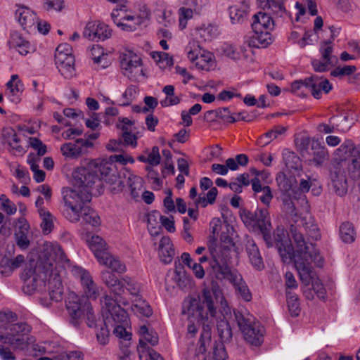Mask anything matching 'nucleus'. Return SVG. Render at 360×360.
Masks as SVG:
<instances>
[{"mask_svg": "<svg viewBox=\"0 0 360 360\" xmlns=\"http://www.w3.org/2000/svg\"><path fill=\"white\" fill-rule=\"evenodd\" d=\"M217 239L214 235L209 236L207 248L212 257L210 262L212 269V276H214L221 270L224 269L231 263V257L230 250L227 247L217 248Z\"/></svg>", "mask_w": 360, "mask_h": 360, "instance_id": "nucleus-13", "label": "nucleus"}, {"mask_svg": "<svg viewBox=\"0 0 360 360\" xmlns=\"http://www.w3.org/2000/svg\"><path fill=\"white\" fill-rule=\"evenodd\" d=\"M73 188L68 190H77L78 193L84 195L89 193L91 195H100L103 192V182L92 170V165L88 167H79L72 173Z\"/></svg>", "mask_w": 360, "mask_h": 360, "instance_id": "nucleus-7", "label": "nucleus"}, {"mask_svg": "<svg viewBox=\"0 0 360 360\" xmlns=\"http://www.w3.org/2000/svg\"><path fill=\"white\" fill-rule=\"evenodd\" d=\"M25 262V257L22 255H18L13 259L8 258H3L0 262L1 266H8L11 271L18 269Z\"/></svg>", "mask_w": 360, "mask_h": 360, "instance_id": "nucleus-49", "label": "nucleus"}, {"mask_svg": "<svg viewBox=\"0 0 360 360\" xmlns=\"http://www.w3.org/2000/svg\"><path fill=\"white\" fill-rule=\"evenodd\" d=\"M174 254V249L170 238L167 236H163L159 245V257L161 262L165 264L171 263Z\"/></svg>", "mask_w": 360, "mask_h": 360, "instance_id": "nucleus-31", "label": "nucleus"}, {"mask_svg": "<svg viewBox=\"0 0 360 360\" xmlns=\"http://www.w3.org/2000/svg\"><path fill=\"white\" fill-rule=\"evenodd\" d=\"M274 27L273 17L269 13L259 12L253 15L252 30H272Z\"/></svg>", "mask_w": 360, "mask_h": 360, "instance_id": "nucleus-30", "label": "nucleus"}, {"mask_svg": "<svg viewBox=\"0 0 360 360\" xmlns=\"http://www.w3.org/2000/svg\"><path fill=\"white\" fill-rule=\"evenodd\" d=\"M114 271L103 270L101 272V279L103 284L114 294L116 297H121L124 292V284L114 274Z\"/></svg>", "mask_w": 360, "mask_h": 360, "instance_id": "nucleus-22", "label": "nucleus"}, {"mask_svg": "<svg viewBox=\"0 0 360 360\" xmlns=\"http://www.w3.org/2000/svg\"><path fill=\"white\" fill-rule=\"evenodd\" d=\"M292 91L298 96L305 97L309 91L316 99L320 98L321 91L328 94L332 89L330 82L323 77L311 75L304 79L296 80L291 84Z\"/></svg>", "mask_w": 360, "mask_h": 360, "instance_id": "nucleus-11", "label": "nucleus"}, {"mask_svg": "<svg viewBox=\"0 0 360 360\" xmlns=\"http://www.w3.org/2000/svg\"><path fill=\"white\" fill-rule=\"evenodd\" d=\"M233 314L245 341L251 345H261L264 341V327L247 310L234 309Z\"/></svg>", "mask_w": 360, "mask_h": 360, "instance_id": "nucleus-9", "label": "nucleus"}, {"mask_svg": "<svg viewBox=\"0 0 360 360\" xmlns=\"http://www.w3.org/2000/svg\"><path fill=\"white\" fill-rule=\"evenodd\" d=\"M15 18L23 28L27 32L35 30L37 22V15L34 12L25 6H20L15 11Z\"/></svg>", "mask_w": 360, "mask_h": 360, "instance_id": "nucleus-23", "label": "nucleus"}, {"mask_svg": "<svg viewBox=\"0 0 360 360\" xmlns=\"http://www.w3.org/2000/svg\"><path fill=\"white\" fill-rule=\"evenodd\" d=\"M55 63L65 79H71L76 75L75 59L73 55H59L58 58L55 59Z\"/></svg>", "mask_w": 360, "mask_h": 360, "instance_id": "nucleus-26", "label": "nucleus"}, {"mask_svg": "<svg viewBox=\"0 0 360 360\" xmlns=\"http://www.w3.org/2000/svg\"><path fill=\"white\" fill-rule=\"evenodd\" d=\"M240 218L248 229L259 231L262 235L267 248L275 247L282 261L290 259L292 245L283 227L278 226L271 234L272 225L269 212L266 208L257 207L255 210H243Z\"/></svg>", "mask_w": 360, "mask_h": 360, "instance_id": "nucleus-1", "label": "nucleus"}, {"mask_svg": "<svg viewBox=\"0 0 360 360\" xmlns=\"http://www.w3.org/2000/svg\"><path fill=\"white\" fill-rule=\"evenodd\" d=\"M122 281L124 284V290L127 289L132 295H138L140 290V287L138 283L135 282L128 276L123 278Z\"/></svg>", "mask_w": 360, "mask_h": 360, "instance_id": "nucleus-54", "label": "nucleus"}, {"mask_svg": "<svg viewBox=\"0 0 360 360\" xmlns=\"http://www.w3.org/2000/svg\"><path fill=\"white\" fill-rule=\"evenodd\" d=\"M356 231L352 223L343 222L340 226V236L345 243H352L356 238Z\"/></svg>", "mask_w": 360, "mask_h": 360, "instance_id": "nucleus-36", "label": "nucleus"}, {"mask_svg": "<svg viewBox=\"0 0 360 360\" xmlns=\"http://www.w3.org/2000/svg\"><path fill=\"white\" fill-rule=\"evenodd\" d=\"M30 331V327L25 323L11 324L8 327V333L15 337L25 336Z\"/></svg>", "mask_w": 360, "mask_h": 360, "instance_id": "nucleus-46", "label": "nucleus"}, {"mask_svg": "<svg viewBox=\"0 0 360 360\" xmlns=\"http://www.w3.org/2000/svg\"><path fill=\"white\" fill-rule=\"evenodd\" d=\"M312 150H315L314 152V157L311 161L316 166L321 165L327 156L325 148L321 147L320 144L316 142L313 143Z\"/></svg>", "mask_w": 360, "mask_h": 360, "instance_id": "nucleus-44", "label": "nucleus"}, {"mask_svg": "<svg viewBox=\"0 0 360 360\" xmlns=\"http://www.w3.org/2000/svg\"><path fill=\"white\" fill-rule=\"evenodd\" d=\"M245 251L252 266L258 271L262 270L264 268L263 259L257 244L252 239L247 240Z\"/></svg>", "mask_w": 360, "mask_h": 360, "instance_id": "nucleus-29", "label": "nucleus"}, {"mask_svg": "<svg viewBox=\"0 0 360 360\" xmlns=\"http://www.w3.org/2000/svg\"><path fill=\"white\" fill-rule=\"evenodd\" d=\"M356 70L354 65H345L344 67H337L330 72V75L335 77H342L352 75Z\"/></svg>", "mask_w": 360, "mask_h": 360, "instance_id": "nucleus-51", "label": "nucleus"}, {"mask_svg": "<svg viewBox=\"0 0 360 360\" xmlns=\"http://www.w3.org/2000/svg\"><path fill=\"white\" fill-rule=\"evenodd\" d=\"M98 31L96 35V39L105 40L110 37L111 30L109 29L108 25L104 23H97Z\"/></svg>", "mask_w": 360, "mask_h": 360, "instance_id": "nucleus-57", "label": "nucleus"}, {"mask_svg": "<svg viewBox=\"0 0 360 360\" xmlns=\"http://www.w3.org/2000/svg\"><path fill=\"white\" fill-rule=\"evenodd\" d=\"M53 264L54 259L51 255L44 253L39 256L37 264L30 263L27 265L21 274L23 292L27 295H32L36 291L39 282L45 283L48 281L50 300L56 302L62 300L63 287Z\"/></svg>", "mask_w": 360, "mask_h": 360, "instance_id": "nucleus-2", "label": "nucleus"}, {"mask_svg": "<svg viewBox=\"0 0 360 360\" xmlns=\"http://www.w3.org/2000/svg\"><path fill=\"white\" fill-rule=\"evenodd\" d=\"M103 308H105L108 315L104 321V325L113 328V334L124 341H130L131 333L127 331L129 323L127 312L121 307L118 297L114 300L111 296L105 295L101 300Z\"/></svg>", "mask_w": 360, "mask_h": 360, "instance_id": "nucleus-5", "label": "nucleus"}, {"mask_svg": "<svg viewBox=\"0 0 360 360\" xmlns=\"http://www.w3.org/2000/svg\"><path fill=\"white\" fill-rule=\"evenodd\" d=\"M214 292L212 290L204 288L200 296L184 300L182 313L202 325L204 323H212L217 314V309L214 305Z\"/></svg>", "mask_w": 360, "mask_h": 360, "instance_id": "nucleus-4", "label": "nucleus"}, {"mask_svg": "<svg viewBox=\"0 0 360 360\" xmlns=\"http://www.w3.org/2000/svg\"><path fill=\"white\" fill-rule=\"evenodd\" d=\"M281 198L285 212L290 216L291 218L292 223L290 226L289 231L293 241L295 242V233L293 232L295 230L296 234L301 235L303 243H308L306 242L303 233L301 231L302 228L308 232L311 238H314L315 240L319 239L321 235L319 232L317 226L314 224L312 221L309 220L307 222L306 218H301L300 216H298L295 205L292 202V200L295 199L292 197V195L281 194Z\"/></svg>", "mask_w": 360, "mask_h": 360, "instance_id": "nucleus-8", "label": "nucleus"}, {"mask_svg": "<svg viewBox=\"0 0 360 360\" xmlns=\"http://www.w3.org/2000/svg\"><path fill=\"white\" fill-rule=\"evenodd\" d=\"M60 360H83L84 354L81 351H70L60 355Z\"/></svg>", "mask_w": 360, "mask_h": 360, "instance_id": "nucleus-64", "label": "nucleus"}, {"mask_svg": "<svg viewBox=\"0 0 360 360\" xmlns=\"http://www.w3.org/2000/svg\"><path fill=\"white\" fill-rule=\"evenodd\" d=\"M293 232L295 233V231L294 230ZM294 235L295 250L292 249L290 259L283 262L285 263L293 262L302 283L305 286L311 283L312 288L317 296L324 298L326 289L316 277V274L311 266V262H314L317 266L321 267L323 264V257L316 250L313 243H303L301 235L296 233Z\"/></svg>", "mask_w": 360, "mask_h": 360, "instance_id": "nucleus-3", "label": "nucleus"}, {"mask_svg": "<svg viewBox=\"0 0 360 360\" xmlns=\"http://www.w3.org/2000/svg\"><path fill=\"white\" fill-rule=\"evenodd\" d=\"M286 300L289 312L291 316L297 317L299 316L301 309L297 295L291 291H286Z\"/></svg>", "mask_w": 360, "mask_h": 360, "instance_id": "nucleus-38", "label": "nucleus"}, {"mask_svg": "<svg viewBox=\"0 0 360 360\" xmlns=\"http://www.w3.org/2000/svg\"><path fill=\"white\" fill-rule=\"evenodd\" d=\"M89 165H92V170L94 171V173L96 174V176H99L102 181L103 179H105L108 183V179L110 178L111 175L117 173L111 167L112 165L109 164L108 162H92Z\"/></svg>", "mask_w": 360, "mask_h": 360, "instance_id": "nucleus-33", "label": "nucleus"}, {"mask_svg": "<svg viewBox=\"0 0 360 360\" xmlns=\"http://www.w3.org/2000/svg\"><path fill=\"white\" fill-rule=\"evenodd\" d=\"M245 42L250 47L266 48L272 44L273 39L269 31L253 30V34L246 37Z\"/></svg>", "mask_w": 360, "mask_h": 360, "instance_id": "nucleus-27", "label": "nucleus"}, {"mask_svg": "<svg viewBox=\"0 0 360 360\" xmlns=\"http://www.w3.org/2000/svg\"><path fill=\"white\" fill-rule=\"evenodd\" d=\"M161 157L158 146H153L152 150L147 157V163L152 166H156L160 164Z\"/></svg>", "mask_w": 360, "mask_h": 360, "instance_id": "nucleus-62", "label": "nucleus"}, {"mask_svg": "<svg viewBox=\"0 0 360 360\" xmlns=\"http://www.w3.org/2000/svg\"><path fill=\"white\" fill-rule=\"evenodd\" d=\"M224 342H217L214 341L212 345V350L211 351L210 359L212 360H226L228 354L226 351Z\"/></svg>", "mask_w": 360, "mask_h": 360, "instance_id": "nucleus-43", "label": "nucleus"}, {"mask_svg": "<svg viewBox=\"0 0 360 360\" xmlns=\"http://www.w3.org/2000/svg\"><path fill=\"white\" fill-rule=\"evenodd\" d=\"M1 137L13 150L17 153L23 152V148L19 144L20 139L13 129L11 127L4 128L1 132Z\"/></svg>", "mask_w": 360, "mask_h": 360, "instance_id": "nucleus-35", "label": "nucleus"}, {"mask_svg": "<svg viewBox=\"0 0 360 360\" xmlns=\"http://www.w3.org/2000/svg\"><path fill=\"white\" fill-rule=\"evenodd\" d=\"M349 164L345 160L334 158L330 164V186L333 191L340 196H343L347 191V181L346 179L345 167Z\"/></svg>", "mask_w": 360, "mask_h": 360, "instance_id": "nucleus-14", "label": "nucleus"}, {"mask_svg": "<svg viewBox=\"0 0 360 360\" xmlns=\"http://www.w3.org/2000/svg\"><path fill=\"white\" fill-rule=\"evenodd\" d=\"M311 187L309 183V177L307 176V179H301L299 185L296 183L295 190V198H302L305 197L304 193H307Z\"/></svg>", "mask_w": 360, "mask_h": 360, "instance_id": "nucleus-50", "label": "nucleus"}, {"mask_svg": "<svg viewBox=\"0 0 360 360\" xmlns=\"http://www.w3.org/2000/svg\"><path fill=\"white\" fill-rule=\"evenodd\" d=\"M142 22V18H137L136 22H118L117 26L123 31L133 32L137 30Z\"/></svg>", "mask_w": 360, "mask_h": 360, "instance_id": "nucleus-60", "label": "nucleus"}, {"mask_svg": "<svg viewBox=\"0 0 360 360\" xmlns=\"http://www.w3.org/2000/svg\"><path fill=\"white\" fill-rule=\"evenodd\" d=\"M276 181L281 194H291L294 198L297 183L295 174L287 176L284 172H280L276 174Z\"/></svg>", "mask_w": 360, "mask_h": 360, "instance_id": "nucleus-28", "label": "nucleus"}, {"mask_svg": "<svg viewBox=\"0 0 360 360\" xmlns=\"http://www.w3.org/2000/svg\"><path fill=\"white\" fill-rule=\"evenodd\" d=\"M212 277L219 281H229L233 284L236 291L243 300L246 302H250L252 300V293L242 276L238 271L232 270L229 265L212 276Z\"/></svg>", "mask_w": 360, "mask_h": 360, "instance_id": "nucleus-15", "label": "nucleus"}, {"mask_svg": "<svg viewBox=\"0 0 360 360\" xmlns=\"http://www.w3.org/2000/svg\"><path fill=\"white\" fill-rule=\"evenodd\" d=\"M186 50L188 59L192 63L195 62V66L198 69L209 71L213 66L214 56L210 51L202 49L198 41L189 42Z\"/></svg>", "mask_w": 360, "mask_h": 360, "instance_id": "nucleus-16", "label": "nucleus"}, {"mask_svg": "<svg viewBox=\"0 0 360 360\" xmlns=\"http://www.w3.org/2000/svg\"><path fill=\"white\" fill-rule=\"evenodd\" d=\"M221 308L222 310L221 312L222 317H219L217 319V331L220 342L228 344L230 343L233 339V332L231 325L226 317V316L231 314V309L228 307L226 300H224V302L221 301Z\"/></svg>", "mask_w": 360, "mask_h": 360, "instance_id": "nucleus-18", "label": "nucleus"}, {"mask_svg": "<svg viewBox=\"0 0 360 360\" xmlns=\"http://www.w3.org/2000/svg\"><path fill=\"white\" fill-rule=\"evenodd\" d=\"M63 194V200L66 207L64 214L70 221L77 222L84 211V207L86 206V203L91 200V195L88 193L82 195L77 190L68 189H65Z\"/></svg>", "mask_w": 360, "mask_h": 360, "instance_id": "nucleus-12", "label": "nucleus"}, {"mask_svg": "<svg viewBox=\"0 0 360 360\" xmlns=\"http://www.w3.org/2000/svg\"><path fill=\"white\" fill-rule=\"evenodd\" d=\"M41 218V228L44 233H49L53 227L51 214L46 210H41L39 214Z\"/></svg>", "mask_w": 360, "mask_h": 360, "instance_id": "nucleus-45", "label": "nucleus"}, {"mask_svg": "<svg viewBox=\"0 0 360 360\" xmlns=\"http://www.w3.org/2000/svg\"><path fill=\"white\" fill-rule=\"evenodd\" d=\"M283 157L285 166L290 170V172L294 174L292 172L294 171L298 177L301 176L302 166L300 158L294 152L288 150H284Z\"/></svg>", "mask_w": 360, "mask_h": 360, "instance_id": "nucleus-32", "label": "nucleus"}, {"mask_svg": "<svg viewBox=\"0 0 360 360\" xmlns=\"http://www.w3.org/2000/svg\"><path fill=\"white\" fill-rule=\"evenodd\" d=\"M133 310L146 317H150L153 314V310L149 304L141 299L136 301L133 305Z\"/></svg>", "mask_w": 360, "mask_h": 360, "instance_id": "nucleus-48", "label": "nucleus"}, {"mask_svg": "<svg viewBox=\"0 0 360 360\" xmlns=\"http://www.w3.org/2000/svg\"><path fill=\"white\" fill-rule=\"evenodd\" d=\"M71 272L77 278L79 279L84 296L79 298H87L89 300H96L100 295L98 287L93 280L90 273L79 266H74Z\"/></svg>", "mask_w": 360, "mask_h": 360, "instance_id": "nucleus-17", "label": "nucleus"}, {"mask_svg": "<svg viewBox=\"0 0 360 360\" xmlns=\"http://www.w3.org/2000/svg\"><path fill=\"white\" fill-rule=\"evenodd\" d=\"M120 65L124 76L129 79H135V75L142 70L139 68L142 65V60L132 51H128L121 56Z\"/></svg>", "mask_w": 360, "mask_h": 360, "instance_id": "nucleus-19", "label": "nucleus"}, {"mask_svg": "<svg viewBox=\"0 0 360 360\" xmlns=\"http://www.w3.org/2000/svg\"><path fill=\"white\" fill-rule=\"evenodd\" d=\"M96 31H98L97 22H89L84 28L83 37L90 40H95L96 39L97 35Z\"/></svg>", "mask_w": 360, "mask_h": 360, "instance_id": "nucleus-55", "label": "nucleus"}, {"mask_svg": "<svg viewBox=\"0 0 360 360\" xmlns=\"http://www.w3.org/2000/svg\"><path fill=\"white\" fill-rule=\"evenodd\" d=\"M333 49L332 46V40H325L321 41L320 46V52L323 60L327 61L328 63L332 64V58Z\"/></svg>", "mask_w": 360, "mask_h": 360, "instance_id": "nucleus-47", "label": "nucleus"}, {"mask_svg": "<svg viewBox=\"0 0 360 360\" xmlns=\"http://www.w3.org/2000/svg\"><path fill=\"white\" fill-rule=\"evenodd\" d=\"M139 333L141 338L139 340V344L137 347V351L139 354V358L142 359L145 352L150 348L147 342L150 344L152 346L158 345L159 338L158 333L152 328H148L146 326H142L140 328Z\"/></svg>", "mask_w": 360, "mask_h": 360, "instance_id": "nucleus-21", "label": "nucleus"}, {"mask_svg": "<svg viewBox=\"0 0 360 360\" xmlns=\"http://www.w3.org/2000/svg\"><path fill=\"white\" fill-rule=\"evenodd\" d=\"M286 130L287 129L285 127L276 126L262 136L259 139V143H263V146L267 145L272 140L277 138L278 135L284 134Z\"/></svg>", "mask_w": 360, "mask_h": 360, "instance_id": "nucleus-41", "label": "nucleus"}, {"mask_svg": "<svg viewBox=\"0 0 360 360\" xmlns=\"http://www.w3.org/2000/svg\"><path fill=\"white\" fill-rule=\"evenodd\" d=\"M336 155L340 160H345L349 167L352 159L359 161L360 145L356 146L351 140H346L337 150Z\"/></svg>", "mask_w": 360, "mask_h": 360, "instance_id": "nucleus-25", "label": "nucleus"}, {"mask_svg": "<svg viewBox=\"0 0 360 360\" xmlns=\"http://www.w3.org/2000/svg\"><path fill=\"white\" fill-rule=\"evenodd\" d=\"M30 224L24 217L18 219V226L15 232V243L21 250H27L30 245Z\"/></svg>", "mask_w": 360, "mask_h": 360, "instance_id": "nucleus-24", "label": "nucleus"}, {"mask_svg": "<svg viewBox=\"0 0 360 360\" xmlns=\"http://www.w3.org/2000/svg\"><path fill=\"white\" fill-rule=\"evenodd\" d=\"M81 217L86 224H89L92 226H97L101 224V219L98 214L88 205L84 207V211L81 214Z\"/></svg>", "mask_w": 360, "mask_h": 360, "instance_id": "nucleus-40", "label": "nucleus"}, {"mask_svg": "<svg viewBox=\"0 0 360 360\" xmlns=\"http://www.w3.org/2000/svg\"><path fill=\"white\" fill-rule=\"evenodd\" d=\"M261 3H264V7H266L269 11V14L273 18H282L287 11L283 5V0H259Z\"/></svg>", "mask_w": 360, "mask_h": 360, "instance_id": "nucleus-34", "label": "nucleus"}, {"mask_svg": "<svg viewBox=\"0 0 360 360\" xmlns=\"http://www.w3.org/2000/svg\"><path fill=\"white\" fill-rule=\"evenodd\" d=\"M127 184L131 198L136 199L139 196V191L142 186V179L136 175L130 174L128 177Z\"/></svg>", "mask_w": 360, "mask_h": 360, "instance_id": "nucleus-42", "label": "nucleus"}, {"mask_svg": "<svg viewBox=\"0 0 360 360\" xmlns=\"http://www.w3.org/2000/svg\"><path fill=\"white\" fill-rule=\"evenodd\" d=\"M65 306L70 316V322L75 327H79L82 316L90 328L96 326V316L90 301L87 298H79L76 293L71 292L65 301Z\"/></svg>", "mask_w": 360, "mask_h": 360, "instance_id": "nucleus-6", "label": "nucleus"}, {"mask_svg": "<svg viewBox=\"0 0 360 360\" xmlns=\"http://www.w3.org/2000/svg\"><path fill=\"white\" fill-rule=\"evenodd\" d=\"M0 201L1 202V205L4 210L8 214H13L16 212L17 208L15 205L11 202V200L6 197L5 195H1L0 196Z\"/></svg>", "mask_w": 360, "mask_h": 360, "instance_id": "nucleus-61", "label": "nucleus"}, {"mask_svg": "<svg viewBox=\"0 0 360 360\" xmlns=\"http://www.w3.org/2000/svg\"><path fill=\"white\" fill-rule=\"evenodd\" d=\"M109 326L104 325V327H101V329L96 333V338L101 345H105L108 343L110 330Z\"/></svg>", "mask_w": 360, "mask_h": 360, "instance_id": "nucleus-63", "label": "nucleus"}, {"mask_svg": "<svg viewBox=\"0 0 360 360\" xmlns=\"http://www.w3.org/2000/svg\"><path fill=\"white\" fill-rule=\"evenodd\" d=\"M22 83L20 80H18L15 83V86L8 91L10 99L13 103H18L20 101L19 94L22 91Z\"/></svg>", "mask_w": 360, "mask_h": 360, "instance_id": "nucleus-58", "label": "nucleus"}, {"mask_svg": "<svg viewBox=\"0 0 360 360\" xmlns=\"http://www.w3.org/2000/svg\"><path fill=\"white\" fill-rule=\"evenodd\" d=\"M126 178L124 173L123 176L121 174L117 173L111 175L110 178L108 179V184L111 185V191L114 193H118L123 191L125 186L124 179Z\"/></svg>", "mask_w": 360, "mask_h": 360, "instance_id": "nucleus-39", "label": "nucleus"}, {"mask_svg": "<svg viewBox=\"0 0 360 360\" xmlns=\"http://www.w3.org/2000/svg\"><path fill=\"white\" fill-rule=\"evenodd\" d=\"M179 27L181 30L186 27L187 20L193 17V10L189 8L181 7L179 9Z\"/></svg>", "mask_w": 360, "mask_h": 360, "instance_id": "nucleus-52", "label": "nucleus"}, {"mask_svg": "<svg viewBox=\"0 0 360 360\" xmlns=\"http://www.w3.org/2000/svg\"><path fill=\"white\" fill-rule=\"evenodd\" d=\"M89 246L100 264L105 266L118 274L126 271L127 267L117 257L108 250L105 241L98 236H93L89 241Z\"/></svg>", "mask_w": 360, "mask_h": 360, "instance_id": "nucleus-10", "label": "nucleus"}, {"mask_svg": "<svg viewBox=\"0 0 360 360\" xmlns=\"http://www.w3.org/2000/svg\"><path fill=\"white\" fill-rule=\"evenodd\" d=\"M181 259L184 264L191 268L198 278H202L205 276V271L200 263L194 262L188 252H184Z\"/></svg>", "mask_w": 360, "mask_h": 360, "instance_id": "nucleus-37", "label": "nucleus"}, {"mask_svg": "<svg viewBox=\"0 0 360 360\" xmlns=\"http://www.w3.org/2000/svg\"><path fill=\"white\" fill-rule=\"evenodd\" d=\"M216 114L217 117L223 120L224 122L229 123H234L236 122V118L231 115L229 108L226 107L216 109Z\"/></svg>", "mask_w": 360, "mask_h": 360, "instance_id": "nucleus-56", "label": "nucleus"}, {"mask_svg": "<svg viewBox=\"0 0 360 360\" xmlns=\"http://www.w3.org/2000/svg\"><path fill=\"white\" fill-rule=\"evenodd\" d=\"M224 54L233 59V60H239L240 58V52L233 45L231 44H225L223 47Z\"/></svg>", "mask_w": 360, "mask_h": 360, "instance_id": "nucleus-59", "label": "nucleus"}, {"mask_svg": "<svg viewBox=\"0 0 360 360\" xmlns=\"http://www.w3.org/2000/svg\"><path fill=\"white\" fill-rule=\"evenodd\" d=\"M93 143L83 139H77L75 142L65 143L61 145L60 151L66 158L75 159L86 153L88 148L92 147Z\"/></svg>", "mask_w": 360, "mask_h": 360, "instance_id": "nucleus-20", "label": "nucleus"}, {"mask_svg": "<svg viewBox=\"0 0 360 360\" xmlns=\"http://www.w3.org/2000/svg\"><path fill=\"white\" fill-rule=\"evenodd\" d=\"M246 13L245 11L236 6L229 7V15L232 23H239L243 21Z\"/></svg>", "mask_w": 360, "mask_h": 360, "instance_id": "nucleus-53", "label": "nucleus"}]
</instances>
